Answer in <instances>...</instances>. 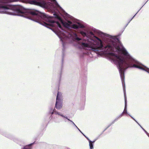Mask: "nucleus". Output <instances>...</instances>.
<instances>
[{
    "label": "nucleus",
    "mask_w": 149,
    "mask_h": 149,
    "mask_svg": "<svg viewBox=\"0 0 149 149\" xmlns=\"http://www.w3.org/2000/svg\"><path fill=\"white\" fill-rule=\"evenodd\" d=\"M88 140L89 142V143H90L91 142V141L90 140V139L87 137L86 138Z\"/></svg>",
    "instance_id": "nucleus-16"
},
{
    "label": "nucleus",
    "mask_w": 149,
    "mask_h": 149,
    "mask_svg": "<svg viewBox=\"0 0 149 149\" xmlns=\"http://www.w3.org/2000/svg\"><path fill=\"white\" fill-rule=\"evenodd\" d=\"M33 144V143H31L29 145L24 146L23 149H32V148L30 146Z\"/></svg>",
    "instance_id": "nucleus-8"
},
{
    "label": "nucleus",
    "mask_w": 149,
    "mask_h": 149,
    "mask_svg": "<svg viewBox=\"0 0 149 149\" xmlns=\"http://www.w3.org/2000/svg\"><path fill=\"white\" fill-rule=\"evenodd\" d=\"M143 130L146 134L148 133L144 129H143Z\"/></svg>",
    "instance_id": "nucleus-17"
},
{
    "label": "nucleus",
    "mask_w": 149,
    "mask_h": 149,
    "mask_svg": "<svg viewBox=\"0 0 149 149\" xmlns=\"http://www.w3.org/2000/svg\"><path fill=\"white\" fill-rule=\"evenodd\" d=\"M55 110L53 108H50L49 109V113H50L51 112H52L53 111H54Z\"/></svg>",
    "instance_id": "nucleus-12"
},
{
    "label": "nucleus",
    "mask_w": 149,
    "mask_h": 149,
    "mask_svg": "<svg viewBox=\"0 0 149 149\" xmlns=\"http://www.w3.org/2000/svg\"><path fill=\"white\" fill-rule=\"evenodd\" d=\"M124 92L125 100V107L124 110L123 112V113H126L128 114V113L127 112V99H126V97H125V91L124 90Z\"/></svg>",
    "instance_id": "nucleus-6"
},
{
    "label": "nucleus",
    "mask_w": 149,
    "mask_h": 149,
    "mask_svg": "<svg viewBox=\"0 0 149 149\" xmlns=\"http://www.w3.org/2000/svg\"><path fill=\"white\" fill-rule=\"evenodd\" d=\"M56 112H57V111H55V110H54V111H52V112H51L50 113H50L52 115L54 114V113L56 114L55 113ZM56 115H58V114H56Z\"/></svg>",
    "instance_id": "nucleus-13"
},
{
    "label": "nucleus",
    "mask_w": 149,
    "mask_h": 149,
    "mask_svg": "<svg viewBox=\"0 0 149 149\" xmlns=\"http://www.w3.org/2000/svg\"><path fill=\"white\" fill-rule=\"evenodd\" d=\"M129 115L138 124V125L140 127H142L134 118H133L129 114Z\"/></svg>",
    "instance_id": "nucleus-11"
},
{
    "label": "nucleus",
    "mask_w": 149,
    "mask_h": 149,
    "mask_svg": "<svg viewBox=\"0 0 149 149\" xmlns=\"http://www.w3.org/2000/svg\"><path fill=\"white\" fill-rule=\"evenodd\" d=\"M55 113L56 114H58V115L62 117H63V118H65L67 119L68 121H69L70 122L71 124H72L76 128H77V127L75 125V124H74V123L72 121L70 120L69 119H68V117L64 115L63 114H61L60 112H56Z\"/></svg>",
    "instance_id": "nucleus-4"
},
{
    "label": "nucleus",
    "mask_w": 149,
    "mask_h": 149,
    "mask_svg": "<svg viewBox=\"0 0 149 149\" xmlns=\"http://www.w3.org/2000/svg\"><path fill=\"white\" fill-rule=\"evenodd\" d=\"M85 136L86 138H87V137L86 136Z\"/></svg>",
    "instance_id": "nucleus-23"
},
{
    "label": "nucleus",
    "mask_w": 149,
    "mask_h": 149,
    "mask_svg": "<svg viewBox=\"0 0 149 149\" xmlns=\"http://www.w3.org/2000/svg\"><path fill=\"white\" fill-rule=\"evenodd\" d=\"M85 136L86 138H87V137L86 136Z\"/></svg>",
    "instance_id": "nucleus-24"
},
{
    "label": "nucleus",
    "mask_w": 149,
    "mask_h": 149,
    "mask_svg": "<svg viewBox=\"0 0 149 149\" xmlns=\"http://www.w3.org/2000/svg\"><path fill=\"white\" fill-rule=\"evenodd\" d=\"M84 136H85V135L82 133H81Z\"/></svg>",
    "instance_id": "nucleus-22"
},
{
    "label": "nucleus",
    "mask_w": 149,
    "mask_h": 149,
    "mask_svg": "<svg viewBox=\"0 0 149 149\" xmlns=\"http://www.w3.org/2000/svg\"><path fill=\"white\" fill-rule=\"evenodd\" d=\"M62 107V97L61 93L58 92L56 98L55 107L57 109H60Z\"/></svg>",
    "instance_id": "nucleus-3"
},
{
    "label": "nucleus",
    "mask_w": 149,
    "mask_h": 149,
    "mask_svg": "<svg viewBox=\"0 0 149 149\" xmlns=\"http://www.w3.org/2000/svg\"><path fill=\"white\" fill-rule=\"evenodd\" d=\"M80 33L83 36H87V34L86 33L82 31H80Z\"/></svg>",
    "instance_id": "nucleus-10"
},
{
    "label": "nucleus",
    "mask_w": 149,
    "mask_h": 149,
    "mask_svg": "<svg viewBox=\"0 0 149 149\" xmlns=\"http://www.w3.org/2000/svg\"><path fill=\"white\" fill-rule=\"evenodd\" d=\"M78 130L81 133H82V132H81V131L78 128V127H77V128Z\"/></svg>",
    "instance_id": "nucleus-19"
},
{
    "label": "nucleus",
    "mask_w": 149,
    "mask_h": 149,
    "mask_svg": "<svg viewBox=\"0 0 149 149\" xmlns=\"http://www.w3.org/2000/svg\"><path fill=\"white\" fill-rule=\"evenodd\" d=\"M89 33L91 35H94L92 31L90 32Z\"/></svg>",
    "instance_id": "nucleus-18"
},
{
    "label": "nucleus",
    "mask_w": 149,
    "mask_h": 149,
    "mask_svg": "<svg viewBox=\"0 0 149 149\" xmlns=\"http://www.w3.org/2000/svg\"><path fill=\"white\" fill-rule=\"evenodd\" d=\"M141 128H142V129L143 130V129H144L143 128V127H141Z\"/></svg>",
    "instance_id": "nucleus-25"
},
{
    "label": "nucleus",
    "mask_w": 149,
    "mask_h": 149,
    "mask_svg": "<svg viewBox=\"0 0 149 149\" xmlns=\"http://www.w3.org/2000/svg\"><path fill=\"white\" fill-rule=\"evenodd\" d=\"M139 10L132 17V18L130 20L129 22L133 19V18L136 15V14L138 12Z\"/></svg>",
    "instance_id": "nucleus-15"
},
{
    "label": "nucleus",
    "mask_w": 149,
    "mask_h": 149,
    "mask_svg": "<svg viewBox=\"0 0 149 149\" xmlns=\"http://www.w3.org/2000/svg\"><path fill=\"white\" fill-rule=\"evenodd\" d=\"M122 116V115H120L119 116H118L115 119V120L113 121L112 123H111L108 126V127L106 128V129L105 130L107 129L112 124H113L117 120H118V119L119 118H120Z\"/></svg>",
    "instance_id": "nucleus-7"
},
{
    "label": "nucleus",
    "mask_w": 149,
    "mask_h": 149,
    "mask_svg": "<svg viewBox=\"0 0 149 149\" xmlns=\"http://www.w3.org/2000/svg\"><path fill=\"white\" fill-rule=\"evenodd\" d=\"M124 113H123V112L121 113L120 114V115H122V116H123V114Z\"/></svg>",
    "instance_id": "nucleus-20"
},
{
    "label": "nucleus",
    "mask_w": 149,
    "mask_h": 149,
    "mask_svg": "<svg viewBox=\"0 0 149 149\" xmlns=\"http://www.w3.org/2000/svg\"><path fill=\"white\" fill-rule=\"evenodd\" d=\"M73 39L77 41L81 40V39L78 37L77 34L75 33H73L71 35Z\"/></svg>",
    "instance_id": "nucleus-5"
},
{
    "label": "nucleus",
    "mask_w": 149,
    "mask_h": 149,
    "mask_svg": "<svg viewBox=\"0 0 149 149\" xmlns=\"http://www.w3.org/2000/svg\"><path fill=\"white\" fill-rule=\"evenodd\" d=\"M97 40L80 42L81 49H91L95 52H103L107 55L109 59L114 63L119 70L123 84L124 82V71L129 68H136L143 70V66L132 56L122 44L116 42L114 37L109 36L106 38L107 45L103 47L101 40L95 36Z\"/></svg>",
    "instance_id": "nucleus-1"
},
{
    "label": "nucleus",
    "mask_w": 149,
    "mask_h": 149,
    "mask_svg": "<svg viewBox=\"0 0 149 149\" xmlns=\"http://www.w3.org/2000/svg\"><path fill=\"white\" fill-rule=\"evenodd\" d=\"M147 134L148 135V137H149V134L148 133Z\"/></svg>",
    "instance_id": "nucleus-21"
},
{
    "label": "nucleus",
    "mask_w": 149,
    "mask_h": 149,
    "mask_svg": "<svg viewBox=\"0 0 149 149\" xmlns=\"http://www.w3.org/2000/svg\"><path fill=\"white\" fill-rule=\"evenodd\" d=\"M96 141V140H94L92 141H91V142L90 143H89V146L90 147V149H93V143H95Z\"/></svg>",
    "instance_id": "nucleus-9"
},
{
    "label": "nucleus",
    "mask_w": 149,
    "mask_h": 149,
    "mask_svg": "<svg viewBox=\"0 0 149 149\" xmlns=\"http://www.w3.org/2000/svg\"><path fill=\"white\" fill-rule=\"evenodd\" d=\"M65 20L63 21L62 18L56 13L54 14L55 17L66 28H71L75 29L84 28V26L79 22H75L73 20L74 18L66 13H65Z\"/></svg>",
    "instance_id": "nucleus-2"
},
{
    "label": "nucleus",
    "mask_w": 149,
    "mask_h": 149,
    "mask_svg": "<svg viewBox=\"0 0 149 149\" xmlns=\"http://www.w3.org/2000/svg\"><path fill=\"white\" fill-rule=\"evenodd\" d=\"M62 118H63V121L65 122H67V120H68L65 118H63V117H62Z\"/></svg>",
    "instance_id": "nucleus-14"
}]
</instances>
